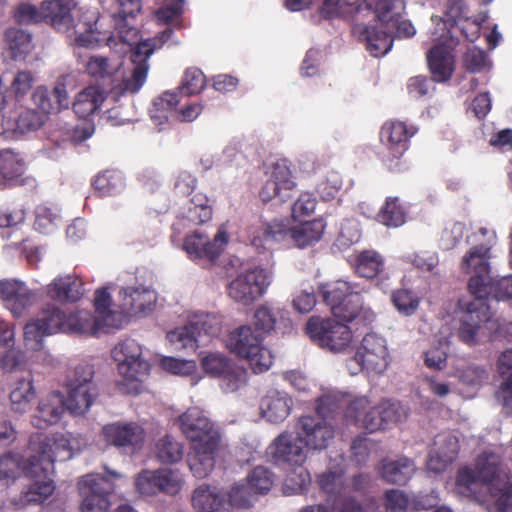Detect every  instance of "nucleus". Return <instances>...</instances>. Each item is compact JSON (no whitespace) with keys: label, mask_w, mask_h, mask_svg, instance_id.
Segmentation results:
<instances>
[{"label":"nucleus","mask_w":512,"mask_h":512,"mask_svg":"<svg viewBox=\"0 0 512 512\" xmlns=\"http://www.w3.org/2000/svg\"><path fill=\"white\" fill-rule=\"evenodd\" d=\"M94 306L96 312L99 314V317L94 318L91 315L92 321H99L100 324L97 326L92 322V328L88 330V332H91L92 334H95L103 326H108L106 322L109 318L112 317V312L110 310L111 295L106 288L96 290Z\"/></svg>","instance_id":"obj_55"},{"label":"nucleus","mask_w":512,"mask_h":512,"mask_svg":"<svg viewBox=\"0 0 512 512\" xmlns=\"http://www.w3.org/2000/svg\"><path fill=\"white\" fill-rule=\"evenodd\" d=\"M352 266L355 274L369 280L376 279L382 290L389 287V277L385 271V258L378 251L365 249L353 256Z\"/></svg>","instance_id":"obj_20"},{"label":"nucleus","mask_w":512,"mask_h":512,"mask_svg":"<svg viewBox=\"0 0 512 512\" xmlns=\"http://www.w3.org/2000/svg\"><path fill=\"white\" fill-rule=\"evenodd\" d=\"M294 186L295 183L288 166L276 163L273 165L270 177L261 188L259 196L263 202H269L276 197L285 201V196H281V192L292 190Z\"/></svg>","instance_id":"obj_28"},{"label":"nucleus","mask_w":512,"mask_h":512,"mask_svg":"<svg viewBox=\"0 0 512 512\" xmlns=\"http://www.w3.org/2000/svg\"><path fill=\"white\" fill-rule=\"evenodd\" d=\"M11 407L15 412H25L30 402L35 398L33 378L30 372L25 377L16 380L10 392Z\"/></svg>","instance_id":"obj_41"},{"label":"nucleus","mask_w":512,"mask_h":512,"mask_svg":"<svg viewBox=\"0 0 512 512\" xmlns=\"http://www.w3.org/2000/svg\"><path fill=\"white\" fill-rule=\"evenodd\" d=\"M29 449L32 455L25 462L19 454H2V479H16L22 473L35 480L23 492V504L41 503L55 490L54 482L48 477L54 471L56 461H65L72 457L70 438L60 432L50 435L35 433L30 437Z\"/></svg>","instance_id":"obj_1"},{"label":"nucleus","mask_w":512,"mask_h":512,"mask_svg":"<svg viewBox=\"0 0 512 512\" xmlns=\"http://www.w3.org/2000/svg\"><path fill=\"white\" fill-rule=\"evenodd\" d=\"M166 338L177 350L195 351L202 344V340L196 335L194 328L190 327V321L182 327L169 331Z\"/></svg>","instance_id":"obj_49"},{"label":"nucleus","mask_w":512,"mask_h":512,"mask_svg":"<svg viewBox=\"0 0 512 512\" xmlns=\"http://www.w3.org/2000/svg\"><path fill=\"white\" fill-rule=\"evenodd\" d=\"M47 296L60 303H74L81 299L84 289L81 279L73 275L55 278L47 286Z\"/></svg>","instance_id":"obj_30"},{"label":"nucleus","mask_w":512,"mask_h":512,"mask_svg":"<svg viewBox=\"0 0 512 512\" xmlns=\"http://www.w3.org/2000/svg\"><path fill=\"white\" fill-rule=\"evenodd\" d=\"M498 372L504 377L497 392V397L506 408L512 409V349H507L501 353L497 362Z\"/></svg>","instance_id":"obj_42"},{"label":"nucleus","mask_w":512,"mask_h":512,"mask_svg":"<svg viewBox=\"0 0 512 512\" xmlns=\"http://www.w3.org/2000/svg\"><path fill=\"white\" fill-rule=\"evenodd\" d=\"M102 434L107 443L116 447L140 448L145 440V430L134 422L107 424Z\"/></svg>","instance_id":"obj_23"},{"label":"nucleus","mask_w":512,"mask_h":512,"mask_svg":"<svg viewBox=\"0 0 512 512\" xmlns=\"http://www.w3.org/2000/svg\"><path fill=\"white\" fill-rule=\"evenodd\" d=\"M417 129L399 120H388L380 129V141L386 148L382 158L383 165L392 173H401L409 168L404 157L410 147V139Z\"/></svg>","instance_id":"obj_9"},{"label":"nucleus","mask_w":512,"mask_h":512,"mask_svg":"<svg viewBox=\"0 0 512 512\" xmlns=\"http://www.w3.org/2000/svg\"><path fill=\"white\" fill-rule=\"evenodd\" d=\"M206 85V77L196 67L187 68L184 72L179 90L185 96L199 94Z\"/></svg>","instance_id":"obj_57"},{"label":"nucleus","mask_w":512,"mask_h":512,"mask_svg":"<svg viewBox=\"0 0 512 512\" xmlns=\"http://www.w3.org/2000/svg\"><path fill=\"white\" fill-rule=\"evenodd\" d=\"M189 321L190 327L194 328L202 344L210 338L219 336L222 331V318L215 313H196Z\"/></svg>","instance_id":"obj_39"},{"label":"nucleus","mask_w":512,"mask_h":512,"mask_svg":"<svg viewBox=\"0 0 512 512\" xmlns=\"http://www.w3.org/2000/svg\"><path fill=\"white\" fill-rule=\"evenodd\" d=\"M34 294L24 283L15 280H2V301L15 317H19L32 305Z\"/></svg>","instance_id":"obj_26"},{"label":"nucleus","mask_w":512,"mask_h":512,"mask_svg":"<svg viewBox=\"0 0 512 512\" xmlns=\"http://www.w3.org/2000/svg\"><path fill=\"white\" fill-rule=\"evenodd\" d=\"M303 445L297 436L283 432L273 442V458L279 464L301 467L307 459Z\"/></svg>","instance_id":"obj_24"},{"label":"nucleus","mask_w":512,"mask_h":512,"mask_svg":"<svg viewBox=\"0 0 512 512\" xmlns=\"http://www.w3.org/2000/svg\"><path fill=\"white\" fill-rule=\"evenodd\" d=\"M249 488L257 494H266L273 485V474L265 467L257 466L247 477Z\"/></svg>","instance_id":"obj_59"},{"label":"nucleus","mask_w":512,"mask_h":512,"mask_svg":"<svg viewBox=\"0 0 512 512\" xmlns=\"http://www.w3.org/2000/svg\"><path fill=\"white\" fill-rule=\"evenodd\" d=\"M99 325V321H93ZM92 328V317L88 312L80 311L67 315L54 305H47L41 310L36 319L28 322L24 327L26 346L32 350L42 348L45 336L57 332L87 333Z\"/></svg>","instance_id":"obj_4"},{"label":"nucleus","mask_w":512,"mask_h":512,"mask_svg":"<svg viewBox=\"0 0 512 512\" xmlns=\"http://www.w3.org/2000/svg\"><path fill=\"white\" fill-rule=\"evenodd\" d=\"M42 22L51 25L58 32L75 35L76 43L82 47H89L97 40L93 34L91 24L85 29L87 33L78 29V24H74L69 3L63 0L43 1Z\"/></svg>","instance_id":"obj_15"},{"label":"nucleus","mask_w":512,"mask_h":512,"mask_svg":"<svg viewBox=\"0 0 512 512\" xmlns=\"http://www.w3.org/2000/svg\"><path fill=\"white\" fill-rule=\"evenodd\" d=\"M25 220V211L22 208L7 210L2 216V239L10 241L6 247H18L26 240L22 225Z\"/></svg>","instance_id":"obj_35"},{"label":"nucleus","mask_w":512,"mask_h":512,"mask_svg":"<svg viewBox=\"0 0 512 512\" xmlns=\"http://www.w3.org/2000/svg\"><path fill=\"white\" fill-rule=\"evenodd\" d=\"M415 472L414 462L401 457L397 460H383L380 467V474L387 483L395 485H406Z\"/></svg>","instance_id":"obj_33"},{"label":"nucleus","mask_w":512,"mask_h":512,"mask_svg":"<svg viewBox=\"0 0 512 512\" xmlns=\"http://www.w3.org/2000/svg\"><path fill=\"white\" fill-rule=\"evenodd\" d=\"M376 219L387 227H399L405 223L406 213L397 197H389L381 207Z\"/></svg>","instance_id":"obj_48"},{"label":"nucleus","mask_w":512,"mask_h":512,"mask_svg":"<svg viewBox=\"0 0 512 512\" xmlns=\"http://www.w3.org/2000/svg\"><path fill=\"white\" fill-rule=\"evenodd\" d=\"M370 415L371 418L366 420V430L372 433L399 422L402 418V409L399 404L382 401L370 410Z\"/></svg>","instance_id":"obj_32"},{"label":"nucleus","mask_w":512,"mask_h":512,"mask_svg":"<svg viewBox=\"0 0 512 512\" xmlns=\"http://www.w3.org/2000/svg\"><path fill=\"white\" fill-rule=\"evenodd\" d=\"M263 340L261 333L243 325L230 333L228 346L231 352L249 362L254 373H263L273 364V355Z\"/></svg>","instance_id":"obj_10"},{"label":"nucleus","mask_w":512,"mask_h":512,"mask_svg":"<svg viewBox=\"0 0 512 512\" xmlns=\"http://www.w3.org/2000/svg\"><path fill=\"white\" fill-rule=\"evenodd\" d=\"M343 186V179L339 172L328 171L323 180L317 184V192L323 201H330L337 197Z\"/></svg>","instance_id":"obj_58"},{"label":"nucleus","mask_w":512,"mask_h":512,"mask_svg":"<svg viewBox=\"0 0 512 512\" xmlns=\"http://www.w3.org/2000/svg\"><path fill=\"white\" fill-rule=\"evenodd\" d=\"M177 423L191 445L192 453L188 456L191 472L197 478L206 477L214 468L221 443L218 427L198 407L187 409L178 417Z\"/></svg>","instance_id":"obj_2"},{"label":"nucleus","mask_w":512,"mask_h":512,"mask_svg":"<svg viewBox=\"0 0 512 512\" xmlns=\"http://www.w3.org/2000/svg\"><path fill=\"white\" fill-rule=\"evenodd\" d=\"M66 409L64 397L60 392H53L42 398L32 416V424L38 428H45L59 422Z\"/></svg>","instance_id":"obj_29"},{"label":"nucleus","mask_w":512,"mask_h":512,"mask_svg":"<svg viewBox=\"0 0 512 512\" xmlns=\"http://www.w3.org/2000/svg\"><path fill=\"white\" fill-rule=\"evenodd\" d=\"M325 225L321 219L301 223L292 229L283 221H272L258 227L252 236L251 243L257 248L278 243L290 237L298 247H306L322 237Z\"/></svg>","instance_id":"obj_6"},{"label":"nucleus","mask_w":512,"mask_h":512,"mask_svg":"<svg viewBox=\"0 0 512 512\" xmlns=\"http://www.w3.org/2000/svg\"><path fill=\"white\" fill-rule=\"evenodd\" d=\"M469 6L466 0H446L444 24L452 28L461 20L468 19Z\"/></svg>","instance_id":"obj_61"},{"label":"nucleus","mask_w":512,"mask_h":512,"mask_svg":"<svg viewBox=\"0 0 512 512\" xmlns=\"http://www.w3.org/2000/svg\"><path fill=\"white\" fill-rule=\"evenodd\" d=\"M372 408L367 397H355L346 405L344 418L347 423L366 429V420L371 418L370 410Z\"/></svg>","instance_id":"obj_45"},{"label":"nucleus","mask_w":512,"mask_h":512,"mask_svg":"<svg viewBox=\"0 0 512 512\" xmlns=\"http://www.w3.org/2000/svg\"><path fill=\"white\" fill-rule=\"evenodd\" d=\"M490 320L489 306L483 301H471L466 305L458 330L460 340L468 345L477 343V335L482 325Z\"/></svg>","instance_id":"obj_21"},{"label":"nucleus","mask_w":512,"mask_h":512,"mask_svg":"<svg viewBox=\"0 0 512 512\" xmlns=\"http://www.w3.org/2000/svg\"><path fill=\"white\" fill-rule=\"evenodd\" d=\"M486 293L483 295H473L475 301L486 302L489 297L496 300L512 299V275L504 276L501 278H494L490 276L488 281L484 282Z\"/></svg>","instance_id":"obj_46"},{"label":"nucleus","mask_w":512,"mask_h":512,"mask_svg":"<svg viewBox=\"0 0 512 512\" xmlns=\"http://www.w3.org/2000/svg\"><path fill=\"white\" fill-rule=\"evenodd\" d=\"M343 408V400L325 394L316 401V414L301 416L295 425L298 440L313 450L325 449L334 438L333 420Z\"/></svg>","instance_id":"obj_5"},{"label":"nucleus","mask_w":512,"mask_h":512,"mask_svg":"<svg viewBox=\"0 0 512 512\" xmlns=\"http://www.w3.org/2000/svg\"><path fill=\"white\" fill-rule=\"evenodd\" d=\"M5 41L13 60L24 59L32 50V35L19 28H11L5 32Z\"/></svg>","instance_id":"obj_43"},{"label":"nucleus","mask_w":512,"mask_h":512,"mask_svg":"<svg viewBox=\"0 0 512 512\" xmlns=\"http://www.w3.org/2000/svg\"><path fill=\"white\" fill-rule=\"evenodd\" d=\"M364 0H323L320 8L322 17L330 19L341 13H355L357 17L364 12Z\"/></svg>","instance_id":"obj_51"},{"label":"nucleus","mask_w":512,"mask_h":512,"mask_svg":"<svg viewBox=\"0 0 512 512\" xmlns=\"http://www.w3.org/2000/svg\"><path fill=\"white\" fill-rule=\"evenodd\" d=\"M13 17L20 25L41 23L43 21V2L40 8L30 3H19L14 8Z\"/></svg>","instance_id":"obj_60"},{"label":"nucleus","mask_w":512,"mask_h":512,"mask_svg":"<svg viewBox=\"0 0 512 512\" xmlns=\"http://www.w3.org/2000/svg\"><path fill=\"white\" fill-rule=\"evenodd\" d=\"M343 469H329L317 477V483L321 491L328 495L337 493L342 486Z\"/></svg>","instance_id":"obj_64"},{"label":"nucleus","mask_w":512,"mask_h":512,"mask_svg":"<svg viewBox=\"0 0 512 512\" xmlns=\"http://www.w3.org/2000/svg\"><path fill=\"white\" fill-rule=\"evenodd\" d=\"M226 243L225 232H218L210 241L208 235L194 231L185 237L183 249L191 259H208L214 262L222 253Z\"/></svg>","instance_id":"obj_19"},{"label":"nucleus","mask_w":512,"mask_h":512,"mask_svg":"<svg viewBox=\"0 0 512 512\" xmlns=\"http://www.w3.org/2000/svg\"><path fill=\"white\" fill-rule=\"evenodd\" d=\"M388 349L385 340L375 333L366 334L361 346L355 353L354 360L361 369L375 373H383L388 367Z\"/></svg>","instance_id":"obj_18"},{"label":"nucleus","mask_w":512,"mask_h":512,"mask_svg":"<svg viewBox=\"0 0 512 512\" xmlns=\"http://www.w3.org/2000/svg\"><path fill=\"white\" fill-rule=\"evenodd\" d=\"M34 76L30 71H19L14 77L10 87L2 95V109L7 104V98L14 96L17 100L24 97L32 88Z\"/></svg>","instance_id":"obj_56"},{"label":"nucleus","mask_w":512,"mask_h":512,"mask_svg":"<svg viewBox=\"0 0 512 512\" xmlns=\"http://www.w3.org/2000/svg\"><path fill=\"white\" fill-rule=\"evenodd\" d=\"M184 12V3L171 1V4L163 6L155 11V17L161 24H174L182 28L181 16Z\"/></svg>","instance_id":"obj_63"},{"label":"nucleus","mask_w":512,"mask_h":512,"mask_svg":"<svg viewBox=\"0 0 512 512\" xmlns=\"http://www.w3.org/2000/svg\"><path fill=\"white\" fill-rule=\"evenodd\" d=\"M427 64L433 81L442 83L451 79L454 57L447 45H434L427 53Z\"/></svg>","instance_id":"obj_27"},{"label":"nucleus","mask_w":512,"mask_h":512,"mask_svg":"<svg viewBox=\"0 0 512 512\" xmlns=\"http://www.w3.org/2000/svg\"><path fill=\"white\" fill-rule=\"evenodd\" d=\"M318 294L330 307L332 315L346 323L352 322L363 307L361 290L357 283L342 279L322 283L318 287Z\"/></svg>","instance_id":"obj_7"},{"label":"nucleus","mask_w":512,"mask_h":512,"mask_svg":"<svg viewBox=\"0 0 512 512\" xmlns=\"http://www.w3.org/2000/svg\"><path fill=\"white\" fill-rule=\"evenodd\" d=\"M173 35V29L167 27L153 38L141 41L131 52L134 65L130 77L124 78L119 85V94L136 93L146 81L149 70L148 59L156 49L161 48Z\"/></svg>","instance_id":"obj_12"},{"label":"nucleus","mask_w":512,"mask_h":512,"mask_svg":"<svg viewBox=\"0 0 512 512\" xmlns=\"http://www.w3.org/2000/svg\"><path fill=\"white\" fill-rule=\"evenodd\" d=\"M332 512H382L375 497H369L364 503L352 496L336 498L330 506Z\"/></svg>","instance_id":"obj_47"},{"label":"nucleus","mask_w":512,"mask_h":512,"mask_svg":"<svg viewBox=\"0 0 512 512\" xmlns=\"http://www.w3.org/2000/svg\"><path fill=\"white\" fill-rule=\"evenodd\" d=\"M363 16H371L376 25H365L356 22L352 34L365 44L367 51L373 57L385 55L393 45L388 26L404 9L403 0H364Z\"/></svg>","instance_id":"obj_3"},{"label":"nucleus","mask_w":512,"mask_h":512,"mask_svg":"<svg viewBox=\"0 0 512 512\" xmlns=\"http://www.w3.org/2000/svg\"><path fill=\"white\" fill-rule=\"evenodd\" d=\"M118 364L119 374L127 382L141 381L149 374L150 365L142 358V348L134 339L119 342L111 351Z\"/></svg>","instance_id":"obj_16"},{"label":"nucleus","mask_w":512,"mask_h":512,"mask_svg":"<svg viewBox=\"0 0 512 512\" xmlns=\"http://www.w3.org/2000/svg\"><path fill=\"white\" fill-rule=\"evenodd\" d=\"M159 475L160 493L176 495L180 492L183 487L184 480L182 475L177 470L161 468L159 469Z\"/></svg>","instance_id":"obj_62"},{"label":"nucleus","mask_w":512,"mask_h":512,"mask_svg":"<svg viewBox=\"0 0 512 512\" xmlns=\"http://www.w3.org/2000/svg\"><path fill=\"white\" fill-rule=\"evenodd\" d=\"M305 332L313 343L334 353L346 350L353 338L347 324L320 316H311L308 319Z\"/></svg>","instance_id":"obj_11"},{"label":"nucleus","mask_w":512,"mask_h":512,"mask_svg":"<svg viewBox=\"0 0 512 512\" xmlns=\"http://www.w3.org/2000/svg\"><path fill=\"white\" fill-rule=\"evenodd\" d=\"M42 125L40 115L31 109L23 107L17 108L14 116H9L5 121H2V135L8 132H19L21 134L38 129Z\"/></svg>","instance_id":"obj_36"},{"label":"nucleus","mask_w":512,"mask_h":512,"mask_svg":"<svg viewBox=\"0 0 512 512\" xmlns=\"http://www.w3.org/2000/svg\"><path fill=\"white\" fill-rule=\"evenodd\" d=\"M123 307L130 315H145L151 312L155 297L153 292L143 287H127L123 290Z\"/></svg>","instance_id":"obj_34"},{"label":"nucleus","mask_w":512,"mask_h":512,"mask_svg":"<svg viewBox=\"0 0 512 512\" xmlns=\"http://www.w3.org/2000/svg\"><path fill=\"white\" fill-rule=\"evenodd\" d=\"M25 163L17 159L12 152L2 150V185L13 186L23 184Z\"/></svg>","instance_id":"obj_44"},{"label":"nucleus","mask_w":512,"mask_h":512,"mask_svg":"<svg viewBox=\"0 0 512 512\" xmlns=\"http://www.w3.org/2000/svg\"><path fill=\"white\" fill-rule=\"evenodd\" d=\"M93 187L101 197L111 196L123 187V177L116 170H105L93 180Z\"/></svg>","instance_id":"obj_53"},{"label":"nucleus","mask_w":512,"mask_h":512,"mask_svg":"<svg viewBox=\"0 0 512 512\" xmlns=\"http://www.w3.org/2000/svg\"><path fill=\"white\" fill-rule=\"evenodd\" d=\"M226 504L224 494L220 493L216 487L209 485L199 486L192 496V505L200 512H216Z\"/></svg>","instance_id":"obj_38"},{"label":"nucleus","mask_w":512,"mask_h":512,"mask_svg":"<svg viewBox=\"0 0 512 512\" xmlns=\"http://www.w3.org/2000/svg\"><path fill=\"white\" fill-rule=\"evenodd\" d=\"M391 302L400 314L411 316L419 308L420 297L411 289L400 288L393 291Z\"/></svg>","instance_id":"obj_54"},{"label":"nucleus","mask_w":512,"mask_h":512,"mask_svg":"<svg viewBox=\"0 0 512 512\" xmlns=\"http://www.w3.org/2000/svg\"><path fill=\"white\" fill-rule=\"evenodd\" d=\"M203 371L223 381L226 391H236L246 382V370L222 353H209L201 359Z\"/></svg>","instance_id":"obj_17"},{"label":"nucleus","mask_w":512,"mask_h":512,"mask_svg":"<svg viewBox=\"0 0 512 512\" xmlns=\"http://www.w3.org/2000/svg\"><path fill=\"white\" fill-rule=\"evenodd\" d=\"M292 399L278 391L269 392L260 402L261 414L271 423H279L290 414Z\"/></svg>","instance_id":"obj_31"},{"label":"nucleus","mask_w":512,"mask_h":512,"mask_svg":"<svg viewBox=\"0 0 512 512\" xmlns=\"http://www.w3.org/2000/svg\"><path fill=\"white\" fill-rule=\"evenodd\" d=\"M80 483L86 486L82 488V512H106L110 506V484L104 478L92 475L84 476Z\"/></svg>","instance_id":"obj_22"},{"label":"nucleus","mask_w":512,"mask_h":512,"mask_svg":"<svg viewBox=\"0 0 512 512\" xmlns=\"http://www.w3.org/2000/svg\"><path fill=\"white\" fill-rule=\"evenodd\" d=\"M104 100L105 95L100 87L88 86L77 94L73 102V111L85 119L99 110Z\"/></svg>","instance_id":"obj_37"},{"label":"nucleus","mask_w":512,"mask_h":512,"mask_svg":"<svg viewBox=\"0 0 512 512\" xmlns=\"http://www.w3.org/2000/svg\"><path fill=\"white\" fill-rule=\"evenodd\" d=\"M493 243H480L472 246L463 256L460 268L463 273L471 275L468 281V290L472 295L486 293L484 282L491 276L490 260L492 258Z\"/></svg>","instance_id":"obj_14"},{"label":"nucleus","mask_w":512,"mask_h":512,"mask_svg":"<svg viewBox=\"0 0 512 512\" xmlns=\"http://www.w3.org/2000/svg\"><path fill=\"white\" fill-rule=\"evenodd\" d=\"M435 448L431 450L427 468L434 473H441L456 459L458 455V440L450 434H439L434 441Z\"/></svg>","instance_id":"obj_25"},{"label":"nucleus","mask_w":512,"mask_h":512,"mask_svg":"<svg viewBox=\"0 0 512 512\" xmlns=\"http://www.w3.org/2000/svg\"><path fill=\"white\" fill-rule=\"evenodd\" d=\"M385 507L390 512H407L408 509L421 510L424 506L416 498L410 499L402 490L389 489L384 493Z\"/></svg>","instance_id":"obj_50"},{"label":"nucleus","mask_w":512,"mask_h":512,"mask_svg":"<svg viewBox=\"0 0 512 512\" xmlns=\"http://www.w3.org/2000/svg\"><path fill=\"white\" fill-rule=\"evenodd\" d=\"M93 377V366L86 362H80L67 371L65 381L67 397L64 403L71 415H84L98 397V389Z\"/></svg>","instance_id":"obj_8"},{"label":"nucleus","mask_w":512,"mask_h":512,"mask_svg":"<svg viewBox=\"0 0 512 512\" xmlns=\"http://www.w3.org/2000/svg\"><path fill=\"white\" fill-rule=\"evenodd\" d=\"M272 280L270 270L262 267L250 268L239 273L227 285V294L235 302L249 306L266 293Z\"/></svg>","instance_id":"obj_13"},{"label":"nucleus","mask_w":512,"mask_h":512,"mask_svg":"<svg viewBox=\"0 0 512 512\" xmlns=\"http://www.w3.org/2000/svg\"><path fill=\"white\" fill-rule=\"evenodd\" d=\"M500 457L494 452H483L476 459L475 468L481 483L488 484L499 476Z\"/></svg>","instance_id":"obj_52"},{"label":"nucleus","mask_w":512,"mask_h":512,"mask_svg":"<svg viewBox=\"0 0 512 512\" xmlns=\"http://www.w3.org/2000/svg\"><path fill=\"white\" fill-rule=\"evenodd\" d=\"M153 451L160 463L172 465L183 459L184 445L173 436L165 435L156 441Z\"/></svg>","instance_id":"obj_40"}]
</instances>
